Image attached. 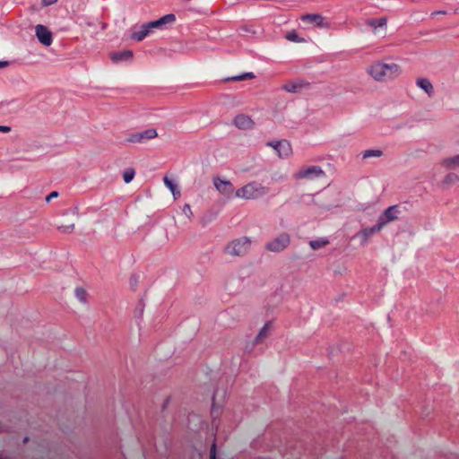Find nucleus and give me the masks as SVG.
I'll return each instance as SVG.
<instances>
[{
  "instance_id": "c9c22d12",
  "label": "nucleus",
  "mask_w": 459,
  "mask_h": 459,
  "mask_svg": "<svg viewBox=\"0 0 459 459\" xmlns=\"http://www.w3.org/2000/svg\"><path fill=\"white\" fill-rule=\"evenodd\" d=\"M11 131V127L6 126H0V132L2 133H9Z\"/></svg>"
},
{
  "instance_id": "6e6552de",
  "label": "nucleus",
  "mask_w": 459,
  "mask_h": 459,
  "mask_svg": "<svg viewBox=\"0 0 459 459\" xmlns=\"http://www.w3.org/2000/svg\"><path fill=\"white\" fill-rule=\"evenodd\" d=\"M158 136L155 129H147L143 132L134 133L128 135L126 138L127 143H143L151 139H154Z\"/></svg>"
},
{
  "instance_id": "4be33fe9",
  "label": "nucleus",
  "mask_w": 459,
  "mask_h": 459,
  "mask_svg": "<svg viewBox=\"0 0 459 459\" xmlns=\"http://www.w3.org/2000/svg\"><path fill=\"white\" fill-rule=\"evenodd\" d=\"M149 29L145 24H143L139 31H135L132 34V39L137 41H142L149 35Z\"/></svg>"
},
{
  "instance_id": "f257e3e1",
  "label": "nucleus",
  "mask_w": 459,
  "mask_h": 459,
  "mask_svg": "<svg viewBox=\"0 0 459 459\" xmlns=\"http://www.w3.org/2000/svg\"><path fill=\"white\" fill-rule=\"evenodd\" d=\"M367 73L377 82H387L402 74V68L394 63L375 62L367 67Z\"/></svg>"
},
{
  "instance_id": "1a4fd4ad",
  "label": "nucleus",
  "mask_w": 459,
  "mask_h": 459,
  "mask_svg": "<svg viewBox=\"0 0 459 459\" xmlns=\"http://www.w3.org/2000/svg\"><path fill=\"white\" fill-rule=\"evenodd\" d=\"M268 145L273 147L280 158H288L292 153L290 143L287 140H281L278 142H270Z\"/></svg>"
},
{
  "instance_id": "dca6fc26",
  "label": "nucleus",
  "mask_w": 459,
  "mask_h": 459,
  "mask_svg": "<svg viewBox=\"0 0 459 459\" xmlns=\"http://www.w3.org/2000/svg\"><path fill=\"white\" fill-rule=\"evenodd\" d=\"M272 327V322H267L262 329L259 331L258 334L254 340L253 346L258 343L263 342V341L269 335L270 330Z\"/></svg>"
},
{
  "instance_id": "393cba45",
  "label": "nucleus",
  "mask_w": 459,
  "mask_h": 459,
  "mask_svg": "<svg viewBox=\"0 0 459 459\" xmlns=\"http://www.w3.org/2000/svg\"><path fill=\"white\" fill-rule=\"evenodd\" d=\"M383 155V152L381 150H367L363 152V159H368V158H378Z\"/></svg>"
},
{
  "instance_id": "f704fd0d",
  "label": "nucleus",
  "mask_w": 459,
  "mask_h": 459,
  "mask_svg": "<svg viewBox=\"0 0 459 459\" xmlns=\"http://www.w3.org/2000/svg\"><path fill=\"white\" fill-rule=\"evenodd\" d=\"M57 2V0H42V4L45 6H48L54 4Z\"/></svg>"
},
{
  "instance_id": "a878e982",
  "label": "nucleus",
  "mask_w": 459,
  "mask_h": 459,
  "mask_svg": "<svg viewBox=\"0 0 459 459\" xmlns=\"http://www.w3.org/2000/svg\"><path fill=\"white\" fill-rule=\"evenodd\" d=\"M135 172L133 169H127L123 174V179L126 183H130L134 178Z\"/></svg>"
},
{
  "instance_id": "72a5a7b5",
  "label": "nucleus",
  "mask_w": 459,
  "mask_h": 459,
  "mask_svg": "<svg viewBox=\"0 0 459 459\" xmlns=\"http://www.w3.org/2000/svg\"><path fill=\"white\" fill-rule=\"evenodd\" d=\"M58 196V193L56 191L51 192L47 197L46 202H50L53 198H56Z\"/></svg>"
},
{
  "instance_id": "20e7f679",
  "label": "nucleus",
  "mask_w": 459,
  "mask_h": 459,
  "mask_svg": "<svg viewBox=\"0 0 459 459\" xmlns=\"http://www.w3.org/2000/svg\"><path fill=\"white\" fill-rule=\"evenodd\" d=\"M325 176V171L320 166H308L302 167L293 174V178L296 180H314L316 178H323Z\"/></svg>"
},
{
  "instance_id": "412c9836",
  "label": "nucleus",
  "mask_w": 459,
  "mask_h": 459,
  "mask_svg": "<svg viewBox=\"0 0 459 459\" xmlns=\"http://www.w3.org/2000/svg\"><path fill=\"white\" fill-rule=\"evenodd\" d=\"M457 183H459V175L454 172L448 173L442 181L444 186H450Z\"/></svg>"
},
{
  "instance_id": "5701e85b",
  "label": "nucleus",
  "mask_w": 459,
  "mask_h": 459,
  "mask_svg": "<svg viewBox=\"0 0 459 459\" xmlns=\"http://www.w3.org/2000/svg\"><path fill=\"white\" fill-rule=\"evenodd\" d=\"M328 243L329 241L327 239L319 238L309 241V246L312 249L317 250L325 247Z\"/></svg>"
},
{
  "instance_id": "bb28decb",
  "label": "nucleus",
  "mask_w": 459,
  "mask_h": 459,
  "mask_svg": "<svg viewBox=\"0 0 459 459\" xmlns=\"http://www.w3.org/2000/svg\"><path fill=\"white\" fill-rule=\"evenodd\" d=\"M255 77L253 73H245L241 75L232 77L231 80L233 81H244L247 79H253Z\"/></svg>"
},
{
  "instance_id": "39448f33",
  "label": "nucleus",
  "mask_w": 459,
  "mask_h": 459,
  "mask_svg": "<svg viewBox=\"0 0 459 459\" xmlns=\"http://www.w3.org/2000/svg\"><path fill=\"white\" fill-rule=\"evenodd\" d=\"M290 243V236L287 232H281L277 237L268 241L265 244V249L273 252L280 253L285 250Z\"/></svg>"
},
{
  "instance_id": "ddd939ff",
  "label": "nucleus",
  "mask_w": 459,
  "mask_h": 459,
  "mask_svg": "<svg viewBox=\"0 0 459 459\" xmlns=\"http://www.w3.org/2000/svg\"><path fill=\"white\" fill-rule=\"evenodd\" d=\"M234 125L243 130L251 129L254 126V122L250 117L240 114L234 118Z\"/></svg>"
},
{
  "instance_id": "c756f323",
  "label": "nucleus",
  "mask_w": 459,
  "mask_h": 459,
  "mask_svg": "<svg viewBox=\"0 0 459 459\" xmlns=\"http://www.w3.org/2000/svg\"><path fill=\"white\" fill-rule=\"evenodd\" d=\"M286 39L288 40H290V41H294V42H299L300 39H299V37L298 36V34L294 31L292 32H289L287 35H286Z\"/></svg>"
},
{
  "instance_id": "c85d7f7f",
  "label": "nucleus",
  "mask_w": 459,
  "mask_h": 459,
  "mask_svg": "<svg viewBox=\"0 0 459 459\" xmlns=\"http://www.w3.org/2000/svg\"><path fill=\"white\" fill-rule=\"evenodd\" d=\"M165 186L171 191L174 192L177 189L176 185L170 180L168 177H165L164 179Z\"/></svg>"
},
{
  "instance_id": "473e14b6",
  "label": "nucleus",
  "mask_w": 459,
  "mask_h": 459,
  "mask_svg": "<svg viewBox=\"0 0 459 459\" xmlns=\"http://www.w3.org/2000/svg\"><path fill=\"white\" fill-rule=\"evenodd\" d=\"M210 459H216V444L213 443L212 445L211 450H210Z\"/></svg>"
},
{
  "instance_id": "7ed1b4c3",
  "label": "nucleus",
  "mask_w": 459,
  "mask_h": 459,
  "mask_svg": "<svg viewBox=\"0 0 459 459\" xmlns=\"http://www.w3.org/2000/svg\"><path fill=\"white\" fill-rule=\"evenodd\" d=\"M252 239L249 237H240L230 241L224 247L225 255L237 257L244 256L250 250Z\"/></svg>"
},
{
  "instance_id": "b1692460",
  "label": "nucleus",
  "mask_w": 459,
  "mask_h": 459,
  "mask_svg": "<svg viewBox=\"0 0 459 459\" xmlns=\"http://www.w3.org/2000/svg\"><path fill=\"white\" fill-rule=\"evenodd\" d=\"M76 299L82 304L87 302V292L83 288L78 287L74 290Z\"/></svg>"
},
{
  "instance_id": "9d476101",
  "label": "nucleus",
  "mask_w": 459,
  "mask_h": 459,
  "mask_svg": "<svg viewBox=\"0 0 459 459\" xmlns=\"http://www.w3.org/2000/svg\"><path fill=\"white\" fill-rule=\"evenodd\" d=\"M36 36L39 41L46 47H48L53 42L51 31L44 25L38 24L35 27Z\"/></svg>"
},
{
  "instance_id": "aec40b11",
  "label": "nucleus",
  "mask_w": 459,
  "mask_h": 459,
  "mask_svg": "<svg viewBox=\"0 0 459 459\" xmlns=\"http://www.w3.org/2000/svg\"><path fill=\"white\" fill-rule=\"evenodd\" d=\"M368 24L374 30V32H377L378 28L386 27L387 19L385 17H381L379 19H370L368 21Z\"/></svg>"
},
{
  "instance_id": "2f4dec72",
  "label": "nucleus",
  "mask_w": 459,
  "mask_h": 459,
  "mask_svg": "<svg viewBox=\"0 0 459 459\" xmlns=\"http://www.w3.org/2000/svg\"><path fill=\"white\" fill-rule=\"evenodd\" d=\"M216 396H217V394H215L212 398V415L214 417L216 416L218 410H219V407L217 406V403H216Z\"/></svg>"
},
{
  "instance_id": "ea45409f",
  "label": "nucleus",
  "mask_w": 459,
  "mask_h": 459,
  "mask_svg": "<svg viewBox=\"0 0 459 459\" xmlns=\"http://www.w3.org/2000/svg\"><path fill=\"white\" fill-rule=\"evenodd\" d=\"M28 440H29V438H28V437H25V438H24V440H23V442H24V443H26V442H28Z\"/></svg>"
},
{
  "instance_id": "4468645a",
  "label": "nucleus",
  "mask_w": 459,
  "mask_h": 459,
  "mask_svg": "<svg viewBox=\"0 0 459 459\" xmlns=\"http://www.w3.org/2000/svg\"><path fill=\"white\" fill-rule=\"evenodd\" d=\"M302 22L308 23H315L317 27L324 28L327 26L325 22L324 17L319 14H305L301 17Z\"/></svg>"
},
{
  "instance_id": "58836bf2",
  "label": "nucleus",
  "mask_w": 459,
  "mask_h": 459,
  "mask_svg": "<svg viewBox=\"0 0 459 459\" xmlns=\"http://www.w3.org/2000/svg\"><path fill=\"white\" fill-rule=\"evenodd\" d=\"M446 12L445 11H440V12H435L432 13V15H435V14H445Z\"/></svg>"
},
{
  "instance_id": "9b49d317",
  "label": "nucleus",
  "mask_w": 459,
  "mask_h": 459,
  "mask_svg": "<svg viewBox=\"0 0 459 459\" xmlns=\"http://www.w3.org/2000/svg\"><path fill=\"white\" fill-rule=\"evenodd\" d=\"M382 230V228L377 222L376 225L372 227L364 228L359 232L357 233L356 237L360 238V244L362 246L366 245L369 238H371L375 233H377Z\"/></svg>"
},
{
  "instance_id": "cd10ccee",
  "label": "nucleus",
  "mask_w": 459,
  "mask_h": 459,
  "mask_svg": "<svg viewBox=\"0 0 459 459\" xmlns=\"http://www.w3.org/2000/svg\"><path fill=\"white\" fill-rule=\"evenodd\" d=\"M58 230L64 233H70L74 230V224L61 225L58 227Z\"/></svg>"
},
{
  "instance_id": "f8f14e48",
  "label": "nucleus",
  "mask_w": 459,
  "mask_h": 459,
  "mask_svg": "<svg viewBox=\"0 0 459 459\" xmlns=\"http://www.w3.org/2000/svg\"><path fill=\"white\" fill-rule=\"evenodd\" d=\"M175 21H176V16L173 13H169L156 21L145 23V25L151 31L152 29H159V28H161L163 25L172 24L175 22Z\"/></svg>"
},
{
  "instance_id": "7c9ffc66",
  "label": "nucleus",
  "mask_w": 459,
  "mask_h": 459,
  "mask_svg": "<svg viewBox=\"0 0 459 459\" xmlns=\"http://www.w3.org/2000/svg\"><path fill=\"white\" fill-rule=\"evenodd\" d=\"M182 212L188 219L193 217V212L189 204H185Z\"/></svg>"
},
{
  "instance_id": "f03ea898",
  "label": "nucleus",
  "mask_w": 459,
  "mask_h": 459,
  "mask_svg": "<svg viewBox=\"0 0 459 459\" xmlns=\"http://www.w3.org/2000/svg\"><path fill=\"white\" fill-rule=\"evenodd\" d=\"M269 193V187L256 181L250 182L235 192V197L245 200L258 199Z\"/></svg>"
},
{
  "instance_id": "4c0bfd02",
  "label": "nucleus",
  "mask_w": 459,
  "mask_h": 459,
  "mask_svg": "<svg viewBox=\"0 0 459 459\" xmlns=\"http://www.w3.org/2000/svg\"><path fill=\"white\" fill-rule=\"evenodd\" d=\"M172 195H174L175 198H178V196H180V191L176 189L174 192H171Z\"/></svg>"
},
{
  "instance_id": "423d86ee",
  "label": "nucleus",
  "mask_w": 459,
  "mask_h": 459,
  "mask_svg": "<svg viewBox=\"0 0 459 459\" xmlns=\"http://www.w3.org/2000/svg\"><path fill=\"white\" fill-rule=\"evenodd\" d=\"M402 212L399 205H392L386 208L378 217L377 223L383 229L386 224L396 221Z\"/></svg>"
},
{
  "instance_id": "e433bc0d",
  "label": "nucleus",
  "mask_w": 459,
  "mask_h": 459,
  "mask_svg": "<svg viewBox=\"0 0 459 459\" xmlns=\"http://www.w3.org/2000/svg\"><path fill=\"white\" fill-rule=\"evenodd\" d=\"M8 65L7 61H0V69L6 67Z\"/></svg>"
},
{
  "instance_id": "f3484780",
  "label": "nucleus",
  "mask_w": 459,
  "mask_h": 459,
  "mask_svg": "<svg viewBox=\"0 0 459 459\" xmlns=\"http://www.w3.org/2000/svg\"><path fill=\"white\" fill-rule=\"evenodd\" d=\"M416 84L419 88H420L422 91H424L429 96H432V94L434 92V88L429 79L419 78L416 81Z\"/></svg>"
},
{
  "instance_id": "2eb2a0df",
  "label": "nucleus",
  "mask_w": 459,
  "mask_h": 459,
  "mask_svg": "<svg viewBox=\"0 0 459 459\" xmlns=\"http://www.w3.org/2000/svg\"><path fill=\"white\" fill-rule=\"evenodd\" d=\"M132 57H133V52L131 50L113 52L110 54V58L115 63H118L120 61H125V60H130Z\"/></svg>"
},
{
  "instance_id": "0eeeda50",
  "label": "nucleus",
  "mask_w": 459,
  "mask_h": 459,
  "mask_svg": "<svg viewBox=\"0 0 459 459\" xmlns=\"http://www.w3.org/2000/svg\"><path fill=\"white\" fill-rule=\"evenodd\" d=\"M213 185L220 194L224 195L227 199L235 197L236 191L230 181L216 177L213 178Z\"/></svg>"
},
{
  "instance_id": "6ab92c4d",
  "label": "nucleus",
  "mask_w": 459,
  "mask_h": 459,
  "mask_svg": "<svg viewBox=\"0 0 459 459\" xmlns=\"http://www.w3.org/2000/svg\"><path fill=\"white\" fill-rule=\"evenodd\" d=\"M441 164L448 169H459V155L446 158L442 160Z\"/></svg>"
},
{
  "instance_id": "a211bd4d",
  "label": "nucleus",
  "mask_w": 459,
  "mask_h": 459,
  "mask_svg": "<svg viewBox=\"0 0 459 459\" xmlns=\"http://www.w3.org/2000/svg\"><path fill=\"white\" fill-rule=\"evenodd\" d=\"M304 86V82L301 81L288 82L282 86V89L287 92L295 93L300 91Z\"/></svg>"
}]
</instances>
